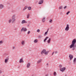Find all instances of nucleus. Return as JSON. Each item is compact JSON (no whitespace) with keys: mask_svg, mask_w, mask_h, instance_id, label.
I'll return each instance as SVG.
<instances>
[{"mask_svg":"<svg viewBox=\"0 0 76 76\" xmlns=\"http://www.w3.org/2000/svg\"><path fill=\"white\" fill-rule=\"evenodd\" d=\"M76 43V39H74L72 42V44L70 46V48H72V50H75L76 48V46L75 45V43Z\"/></svg>","mask_w":76,"mask_h":76,"instance_id":"1","label":"nucleus"},{"mask_svg":"<svg viewBox=\"0 0 76 76\" xmlns=\"http://www.w3.org/2000/svg\"><path fill=\"white\" fill-rule=\"evenodd\" d=\"M48 51L46 52V50H45V49H44L42 52L41 54H42L43 53H44L45 54V55H47V54L48 53Z\"/></svg>","mask_w":76,"mask_h":76,"instance_id":"2","label":"nucleus"},{"mask_svg":"<svg viewBox=\"0 0 76 76\" xmlns=\"http://www.w3.org/2000/svg\"><path fill=\"white\" fill-rule=\"evenodd\" d=\"M65 31H67L69 30V24H67L66 27L65 29Z\"/></svg>","mask_w":76,"mask_h":76,"instance_id":"3","label":"nucleus"},{"mask_svg":"<svg viewBox=\"0 0 76 76\" xmlns=\"http://www.w3.org/2000/svg\"><path fill=\"white\" fill-rule=\"evenodd\" d=\"M9 56H7L5 60V63H7V62L9 61Z\"/></svg>","mask_w":76,"mask_h":76,"instance_id":"4","label":"nucleus"},{"mask_svg":"<svg viewBox=\"0 0 76 76\" xmlns=\"http://www.w3.org/2000/svg\"><path fill=\"white\" fill-rule=\"evenodd\" d=\"M15 20H16V19H15V16L13 15L12 19V22H15Z\"/></svg>","mask_w":76,"mask_h":76,"instance_id":"5","label":"nucleus"},{"mask_svg":"<svg viewBox=\"0 0 76 76\" xmlns=\"http://www.w3.org/2000/svg\"><path fill=\"white\" fill-rule=\"evenodd\" d=\"M65 69H66V67H63V68H60V70L61 72H64V70H65Z\"/></svg>","mask_w":76,"mask_h":76,"instance_id":"6","label":"nucleus"},{"mask_svg":"<svg viewBox=\"0 0 76 76\" xmlns=\"http://www.w3.org/2000/svg\"><path fill=\"white\" fill-rule=\"evenodd\" d=\"M21 31H23L24 32H25L27 31V29L26 28H22V29H21Z\"/></svg>","mask_w":76,"mask_h":76,"instance_id":"7","label":"nucleus"},{"mask_svg":"<svg viewBox=\"0 0 76 76\" xmlns=\"http://www.w3.org/2000/svg\"><path fill=\"white\" fill-rule=\"evenodd\" d=\"M44 2V1H43V0H40V1H39V4H41L43 3Z\"/></svg>","mask_w":76,"mask_h":76,"instance_id":"8","label":"nucleus"},{"mask_svg":"<svg viewBox=\"0 0 76 76\" xmlns=\"http://www.w3.org/2000/svg\"><path fill=\"white\" fill-rule=\"evenodd\" d=\"M69 57L70 58V60H72V59L73 58V56L71 55H70Z\"/></svg>","mask_w":76,"mask_h":76,"instance_id":"9","label":"nucleus"},{"mask_svg":"<svg viewBox=\"0 0 76 76\" xmlns=\"http://www.w3.org/2000/svg\"><path fill=\"white\" fill-rule=\"evenodd\" d=\"M27 23V21H26V20H22V23L23 24V23Z\"/></svg>","mask_w":76,"mask_h":76,"instance_id":"10","label":"nucleus"},{"mask_svg":"<svg viewBox=\"0 0 76 76\" xmlns=\"http://www.w3.org/2000/svg\"><path fill=\"white\" fill-rule=\"evenodd\" d=\"M49 37H46V38L45 39H44V42H46V40H47V39H48V38Z\"/></svg>","mask_w":76,"mask_h":76,"instance_id":"11","label":"nucleus"},{"mask_svg":"<svg viewBox=\"0 0 76 76\" xmlns=\"http://www.w3.org/2000/svg\"><path fill=\"white\" fill-rule=\"evenodd\" d=\"M19 63H23V59H21L19 61Z\"/></svg>","mask_w":76,"mask_h":76,"instance_id":"12","label":"nucleus"},{"mask_svg":"<svg viewBox=\"0 0 76 76\" xmlns=\"http://www.w3.org/2000/svg\"><path fill=\"white\" fill-rule=\"evenodd\" d=\"M4 6H3V4H0V9H3V8Z\"/></svg>","mask_w":76,"mask_h":76,"instance_id":"13","label":"nucleus"},{"mask_svg":"<svg viewBox=\"0 0 76 76\" xmlns=\"http://www.w3.org/2000/svg\"><path fill=\"white\" fill-rule=\"evenodd\" d=\"M30 66H31V63H28L27 65V68H29Z\"/></svg>","mask_w":76,"mask_h":76,"instance_id":"14","label":"nucleus"},{"mask_svg":"<svg viewBox=\"0 0 76 76\" xmlns=\"http://www.w3.org/2000/svg\"><path fill=\"white\" fill-rule=\"evenodd\" d=\"M73 61L74 64H76V58H74Z\"/></svg>","mask_w":76,"mask_h":76,"instance_id":"15","label":"nucleus"},{"mask_svg":"<svg viewBox=\"0 0 76 76\" xmlns=\"http://www.w3.org/2000/svg\"><path fill=\"white\" fill-rule=\"evenodd\" d=\"M50 41H51V38H49V39L47 41V42L48 44L50 43Z\"/></svg>","mask_w":76,"mask_h":76,"instance_id":"16","label":"nucleus"},{"mask_svg":"<svg viewBox=\"0 0 76 76\" xmlns=\"http://www.w3.org/2000/svg\"><path fill=\"white\" fill-rule=\"evenodd\" d=\"M27 8H28V7L26 6L25 7V8L23 9V10H26V9H27Z\"/></svg>","mask_w":76,"mask_h":76,"instance_id":"17","label":"nucleus"},{"mask_svg":"<svg viewBox=\"0 0 76 76\" xmlns=\"http://www.w3.org/2000/svg\"><path fill=\"white\" fill-rule=\"evenodd\" d=\"M42 21L43 22H44L45 21V18L44 17L42 19Z\"/></svg>","mask_w":76,"mask_h":76,"instance_id":"18","label":"nucleus"},{"mask_svg":"<svg viewBox=\"0 0 76 76\" xmlns=\"http://www.w3.org/2000/svg\"><path fill=\"white\" fill-rule=\"evenodd\" d=\"M21 44L23 45H24V44H25V41H22L21 42Z\"/></svg>","mask_w":76,"mask_h":76,"instance_id":"19","label":"nucleus"},{"mask_svg":"<svg viewBox=\"0 0 76 76\" xmlns=\"http://www.w3.org/2000/svg\"><path fill=\"white\" fill-rule=\"evenodd\" d=\"M30 15V14H28L27 16V19H28V18H29V16Z\"/></svg>","mask_w":76,"mask_h":76,"instance_id":"20","label":"nucleus"},{"mask_svg":"<svg viewBox=\"0 0 76 76\" xmlns=\"http://www.w3.org/2000/svg\"><path fill=\"white\" fill-rule=\"evenodd\" d=\"M42 60L41 59H40L39 60H38L37 61V63H39Z\"/></svg>","mask_w":76,"mask_h":76,"instance_id":"21","label":"nucleus"},{"mask_svg":"<svg viewBox=\"0 0 76 76\" xmlns=\"http://www.w3.org/2000/svg\"><path fill=\"white\" fill-rule=\"evenodd\" d=\"M28 9L29 10H31V7H28Z\"/></svg>","mask_w":76,"mask_h":76,"instance_id":"22","label":"nucleus"},{"mask_svg":"<svg viewBox=\"0 0 76 76\" xmlns=\"http://www.w3.org/2000/svg\"><path fill=\"white\" fill-rule=\"evenodd\" d=\"M37 41H38V40H37V39H36L34 41V42H35V43H36V42H37Z\"/></svg>","mask_w":76,"mask_h":76,"instance_id":"23","label":"nucleus"},{"mask_svg":"<svg viewBox=\"0 0 76 76\" xmlns=\"http://www.w3.org/2000/svg\"><path fill=\"white\" fill-rule=\"evenodd\" d=\"M63 9V7H62V6H61L59 7V9Z\"/></svg>","mask_w":76,"mask_h":76,"instance_id":"24","label":"nucleus"},{"mask_svg":"<svg viewBox=\"0 0 76 76\" xmlns=\"http://www.w3.org/2000/svg\"><path fill=\"white\" fill-rule=\"evenodd\" d=\"M9 23H11V22H12V19H10L9 20Z\"/></svg>","mask_w":76,"mask_h":76,"instance_id":"25","label":"nucleus"},{"mask_svg":"<svg viewBox=\"0 0 76 76\" xmlns=\"http://www.w3.org/2000/svg\"><path fill=\"white\" fill-rule=\"evenodd\" d=\"M37 32H40V30L39 29H38L37 30Z\"/></svg>","mask_w":76,"mask_h":76,"instance_id":"26","label":"nucleus"},{"mask_svg":"<svg viewBox=\"0 0 76 76\" xmlns=\"http://www.w3.org/2000/svg\"><path fill=\"white\" fill-rule=\"evenodd\" d=\"M56 72H54L53 73V75H54V76H56Z\"/></svg>","mask_w":76,"mask_h":76,"instance_id":"27","label":"nucleus"},{"mask_svg":"<svg viewBox=\"0 0 76 76\" xmlns=\"http://www.w3.org/2000/svg\"><path fill=\"white\" fill-rule=\"evenodd\" d=\"M52 21H53V20H51V19H50V21H49V22L50 23H51V22H52Z\"/></svg>","mask_w":76,"mask_h":76,"instance_id":"28","label":"nucleus"},{"mask_svg":"<svg viewBox=\"0 0 76 76\" xmlns=\"http://www.w3.org/2000/svg\"><path fill=\"white\" fill-rule=\"evenodd\" d=\"M47 34H48V32L47 31H46L45 32V35H47Z\"/></svg>","mask_w":76,"mask_h":76,"instance_id":"29","label":"nucleus"},{"mask_svg":"<svg viewBox=\"0 0 76 76\" xmlns=\"http://www.w3.org/2000/svg\"><path fill=\"white\" fill-rule=\"evenodd\" d=\"M70 13V11H68L67 13H66V15H69V13Z\"/></svg>","mask_w":76,"mask_h":76,"instance_id":"30","label":"nucleus"},{"mask_svg":"<svg viewBox=\"0 0 76 76\" xmlns=\"http://www.w3.org/2000/svg\"><path fill=\"white\" fill-rule=\"evenodd\" d=\"M3 43V41H1L0 42V45L1 44H2Z\"/></svg>","mask_w":76,"mask_h":76,"instance_id":"31","label":"nucleus"},{"mask_svg":"<svg viewBox=\"0 0 76 76\" xmlns=\"http://www.w3.org/2000/svg\"><path fill=\"white\" fill-rule=\"evenodd\" d=\"M66 8H67V6H65L64 7V9H66Z\"/></svg>","mask_w":76,"mask_h":76,"instance_id":"32","label":"nucleus"},{"mask_svg":"<svg viewBox=\"0 0 76 76\" xmlns=\"http://www.w3.org/2000/svg\"><path fill=\"white\" fill-rule=\"evenodd\" d=\"M30 32H31V31H28L27 33L28 34H29V33H30Z\"/></svg>","mask_w":76,"mask_h":76,"instance_id":"33","label":"nucleus"},{"mask_svg":"<svg viewBox=\"0 0 76 76\" xmlns=\"http://www.w3.org/2000/svg\"><path fill=\"white\" fill-rule=\"evenodd\" d=\"M59 67L60 68L62 67V65H60L59 66Z\"/></svg>","mask_w":76,"mask_h":76,"instance_id":"34","label":"nucleus"},{"mask_svg":"<svg viewBox=\"0 0 76 76\" xmlns=\"http://www.w3.org/2000/svg\"><path fill=\"white\" fill-rule=\"evenodd\" d=\"M15 47H13L12 48V49L14 50V49H15Z\"/></svg>","mask_w":76,"mask_h":76,"instance_id":"35","label":"nucleus"},{"mask_svg":"<svg viewBox=\"0 0 76 76\" xmlns=\"http://www.w3.org/2000/svg\"><path fill=\"white\" fill-rule=\"evenodd\" d=\"M2 73V71L1 70H0V74H1Z\"/></svg>","mask_w":76,"mask_h":76,"instance_id":"36","label":"nucleus"},{"mask_svg":"<svg viewBox=\"0 0 76 76\" xmlns=\"http://www.w3.org/2000/svg\"><path fill=\"white\" fill-rule=\"evenodd\" d=\"M38 38H41V36H39V37H38Z\"/></svg>","mask_w":76,"mask_h":76,"instance_id":"37","label":"nucleus"},{"mask_svg":"<svg viewBox=\"0 0 76 76\" xmlns=\"http://www.w3.org/2000/svg\"><path fill=\"white\" fill-rule=\"evenodd\" d=\"M57 51H56L55 52V54H57Z\"/></svg>","mask_w":76,"mask_h":76,"instance_id":"38","label":"nucleus"},{"mask_svg":"<svg viewBox=\"0 0 76 76\" xmlns=\"http://www.w3.org/2000/svg\"><path fill=\"white\" fill-rule=\"evenodd\" d=\"M54 51H53L52 53V55H53L54 54Z\"/></svg>","mask_w":76,"mask_h":76,"instance_id":"39","label":"nucleus"},{"mask_svg":"<svg viewBox=\"0 0 76 76\" xmlns=\"http://www.w3.org/2000/svg\"><path fill=\"white\" fill-rule=\"evenodd\" d=\"M45 76H48V74H46Z\"/></svg>","mask_w":76,"mask_h":76,"instance_id":"40","label":"nucleus"},{"mask_svg":"<svg viewBox=\"0 0 76 76\" xmlns=\"http://www.w3.org/2000/svg\"><path fill=\"white\" fill-rule=\"evenodd\" d=\"M48 31H49V28H48V29L47 30V32H48Z\"/></svg>","mask_w":76,"mask_h":76,"instance_id":"41","label":"nucleus"},{"mask_svg":"<svg viewBox=\"0 0 76 76\" xmlns=\"http://www.w3.org/2000/svg\"><path fill=\"white\" fill-rule=\"evenodd\" d=\"M29 23H31V21H29Z\"/></svg>","mask_w":76,"mask_h":76,"instance_id":"42","label":"nucleus"},{"mask_svg":"<svg viewBox=\"0 0 76 76\" xmlns=\"http://www.w3.org/2000/svg\"><path fill=\"white\" fill-rule=\"evenodd\" d=\"M47 66H48V64H47Z\"/></svg>","mask_w":76,"mask_h":76,"instance_id":"43","label":"nucleus"},{"mask_svg":"<svg viewBox=\"0 0 76 76\" xmlns=\"http://www.w3.org/2000/svg\"><path fill=\"white\" fill-rule=\"evenodd\" d=\"M29 26V25H28V26Z\"/></svg>","mask_w":76,"mask_h":76,"instance_id":"44","label":"nucleus"},{"mask_svg":"<svg viewBox=\"0 0 76 76\" xmlns=\"http://www.w3.org/2000/svg\"><path fill=\"white\" fill-rule=\"evenodd\" d=\"M65 76H67V75H65Z\"/></svg>","mask_w":76,"mask_h":76,"instance_id":"45","label":"nucleus"},{"mask_svg":"<svg viewBox=\"0 0 76 76\" xmlns=\"http://www.w3.org/2000/svg\"><path fill=\"white\" fill-rule=\"evenodd\" d=\"M32 76H34L33 75H32Z\"/></svg>","mask_w":76,"mask_h":76,"instance_id":"46","label":"nucleus"}]
</instances>
